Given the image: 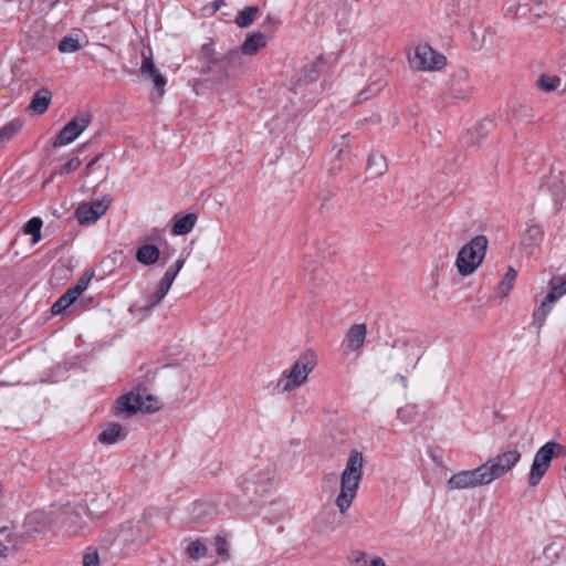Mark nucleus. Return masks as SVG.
<instances>
[{
  "label": "nucleus",
  "mask_w": 566,
  "mask_h": 566,
  "mask_svg": "<svg viewBox=\"0 0 566 566\" xmlns=\"http://www.w3.org/2000/svg\"><path fill=\"white\" fill-rule=\"evenodd\" d=\"M367 336V327L365 324L353 325L346 335V350L345 353L358 352L365 343Z\"/></svg>",
  "instance_id": "nucleus-12"
},
{
  "label": "nucleus",
  "mask_w": 566,
  "mask_h": 566,
  "mask_svg": "<svg viewBox=\"0 0 566 566\" xmlns=\"http://www.w3.org/2000/svg\"><path fill=\"white\" fill-rule=\"evenodd\" d=\"M536 7L533 9L532 22L538 23L541 20L546 19L548 14L547 6L542 0H534Z\"/></svg>",
  "instance_id": "nucleus-30"
},
{
  "label": "nucleus",
  "mask_w": 566,
  "mask_h": 566,
  "mask_svg": "<svg viewBox=\"0 0 566 566\" xmlns=\"http://www.w3.org/2000/svg\"><path fill=\"white\" fill-rule=\"evenodd\" d=\"M314 369V363L308 355L300 357L289 371H284L277 382V388L282 392H290L302 386Z\"/></svg>",
  "instance_id": "nucleus-5"
},
{
  "label": "nucleus",
  "mask_w": 566,
  "mask_h": 566,
  "mask_svg": "<svg viewBox=\"0 0 566 566\" xmlns=\"http://www.w3.org/2000/svg\"><path fill=\"white\" fill-rule=\"evenodd\" d=\"M214 9H216V10H218V9H219V3H218V2H216V8H214Z\"/></svg>",
  "instance_id": "nucleus-51"
},
{
  "label": "nucleus",
  "mask_w": 566,
  "mask_h": 566,
  "mask_svg": "<svg viewBox=\"0 0 566 566\" xmlns=\"http://www.w3.org/2000/svg\"><path fill=\"white\" fill-rule=\"evenodd\" d=\"M43 222L40 218L30 219L24 226V233L32 237V243L35 244L41 240V229Z\"/></svg>",
  "instance_id": "nucleus-26"
},
{
  "label": "nucleus",
  "mask_w": 566,
  "mask_h": 566,
  "mask_svg": "<svg viewBox=\"0 0 566 566\" xmlns=\"http://www.w3.org/2000/svg\"><path fill=\"white\" fill-rule=\"evenodd\" d=\"M214 548H216L217 554L222 559L227 560L230 557L228 542L223 537H221V536L216 537Z\"/></svg>",
  "instance_id": "nucleus-32"
},
{
  "label": "nucleus",
  "mask_w": 566,
  "mask_h": 566,
  "mask_svg": "<svg viewBox=\"0 0 566 566\" xmlns=\"http://www.w3.org/2000/svg\"><path fill=\"white\" fill-rule=\"evenodd\" d=\"M9 547L0 542V557L7 556Z\"/></svg>",
  "instance_id": "nucleus-43"
},
{
  "label": "nucleus",
  "mask_w": 566,
  "mask_h": 566,
  "mask_svg": "<svg viewBox=\"0 0 566 566\" xmlns=\"http://www.w3.org/2000/svg\"><path fill=\"white\" fill-rule=\"evenodd\" d=\"M412 69L418 71H439L447 64L443 54L437 52L428 44H419L416 46L413 55L409 57Z\"/></svg>",
  "instance_id": "nucleus-6"
},
{
  "label": "nucleus",
  "mask_w": 566,
  "mask_h": 566,
  "mask_svg": "<svg viewBox=\"0 0 566 566\" xmlns=\"http://www.w3.org/2000/svg\"><path fill=\"white\" fill-rule=\"evenodd\" d=\"M24 122L20 118H14L0 128V145L9 143L22 129Z\"/></svg>",
  "instance_id": "nucleus-18"
},
{
  "label": "nucleus",
  "mask_w": 566,
  "mask_h": 566,
  "mask_svg": "<svg viewBox=\"0 0 566 566\" xmlns=\"http://www.w3.org/2000/svg\"><path fill=\"white\" fill-rule=\"evenodd\" d=\"M557 301H548V294L542 301L539 306L533 313V325L537 328H541L544 325V322L547 315L551 313L554 303Z\"/></svg>",
  "instance_id": "nucleus-20"
},
{
  "label": "nucleus",
  "mask_w": 566,
  "mask_h": 566,
  "mask_svg": "<svg viewBox=\"0 0 566 566\" xmlns=\"http://www.w3.org/2000/svg\"><path fill=\"white\" fill-rule=\"evenodd\" d=\"M367 566H386V563L381 557L376 556L368 562Z\"/></svg>",
  "instance_id": "nucleus-41"
},
{
  "label": "nucleus",
  "mask_w": 566,
  "mask_h": 566,
  "mask_svg": "<svg viewBox=\"0 0 566 566\" xmlns=\"http://www.w3.org/2000/svg\"><path fill=\"white\" fill-rule=\"evenodd\" d=\"M521 458L522 453L516 449H512L503 451L482 463L481 467L488 483L491 484L493 481L511 472L521 461Z\"/></svg>",
  "instance_id": "nucleus-3"
},
{
  "label": "nucleus",
  "mask_w": 566,
  "mask_h": 566,
  "mask_svg": "<svg viewBox=\"0 0 566 566\" xmlns=\"http://www.w3.org/2000/svg\"><path fill=\"white\" fill-rule=\"evenodd\" d=\"M562 83V80L557 76L542 75L537 81V86L541 91L551 93L556 91Z\"/></svg>",
  "instance_id": "nucleus-27"
},
{
  "label": "nucleus",
  "mask_w": 566,
  "mask_h": 566,
  "mask_svg": "<svg viewBox=\"0 0 566 566\" xmlns=\"http://www.w3.org/2000/svg\"><path fill=\"white\" fill-rule=\"evenodd\" d=\"M169 290L170 289L168 286L158 282L157 290L146 297V303L142 310L145 312L151 311L164 300V297L168 294Z\"/></svg>",
  "instance_id": "nucleus-21"
},
{
  "label": "nucleus",
  "mask_w": 566,
  "mask_h": 566,
  "mask_svg": "<svg viewBox=\"0 0 566 566\" xmlns=\"http://www.w3.org/2000/svg\"><path fill=\"white\" fill-rule=\"evenodd\" d=\"M364 457L358 450H352L345 469L340 474V490L335 504L340 513H346L357 496L359 484L363 480Z\"/></svg>",
  "instance_id": "nucleus-1"
},
{
  "label": "nucleus",
  "mask_w": 566,
  "mask_h": 566,
  "mask_svg": "<svg viewBox=\"0 0 566 566\" xmlns=\"http://www.w3.org/2000/svg\"><path fill=\"white\" fill-rule=\"evenodd\" d=\"M488 244V238L478 234L460 249L455 260V266L460 275L469 276L476 271L485 258Z\"/></svg>",
  "instance_id": "nucleus-2"
},
{
  "label": "nucleus",
  "mask_w": 566,
  "mask_h": 566,
  "mask_svg": "<svg viewBox=\"0 0 566 566\" xmlns=\"http://www.w3.org/2000/svg\"><path fill=\"white\" fill-rule=\"evenodd\" d=\"M259 12L258 7H245L243 10L239 11L235 17V23L240 28H248L254 21L256 13Z\"/></svg>",
  "instance_id": "nucleus-25"
},
{
  "label": "nucleus",
  "mask_w": 566,
  "mask_h": 566,
  "mask_svg": "<svg viewBox=\"0 0 566 566\" xmlns=\"http://www.w3.org/2000/svg\"><path fill=\"white\" fill-rule=\"evenodd\" d=\"M91 281V276H81L74 286L70 287L72 293H74L77 297L87 289Z\"/></svg>",
  "instance_id": "nucleus-35"
},
{
  "label": "nucleus",
  "mask_w": 566,
  "mask_h": 566,
  "mask_svg": "<svg viewBox=\"0 0 566 566\" xmlns=\"http://www.w3.org/2000/svg\"><path fill=\"white\" fill-rule=\"evenodd\" d=\"M516 276L517 272L512 266H510L503 280L497 285V294L501 297H506L510 294L511 290L514 286Z\"/></svg>",
  "instance_id": "nucleus-23"
},
{
  "label": "nucleus",
  "mask_w": 566,
  "mask_h": 566,
  "mask_svg": "<svg viewBox=\"0 0 566 566\" xmlns=\"http://www.w3.org/2000/svg\"><path fill=\"white\" fill-rule=\"evenodd\" d=\"M0 535H4L7 537V541L8 543H11L12 544V548L15 549V541H14V537H13V534L11 532V527L8 526V525H4V526H1L0 527Z\"/></svg>",
  "instance_id": "nucleus-39"
},
{
  "label": "nucleus",
  "mask_w": 566,
  "mask_h": 566,
  "mask_svg": "<svg viewBox=\"0 0 566 566\" xmlns=\"http://www.w3.org/2000/svg\"><path fill=\"white\" fill-rule=\"evenodd\" d=\"M179 272L180 271L176 269L175 265L172 264L170 268L167 269V271L165 272L159 282L170 289Z\"/></svg>",
  "instance_id": "nucleus-34"
},
{
  "label": "nucleus",
  "mask_w": 566,
  "mask_h": 566,
  "mask_svg": "<svg viewBox=\"0 0 566 566\" xmlns=\"http://www.w3.org/2000/svg\"><path fill=\"white\" fill-rule=\"evenodd\" d=\"M368 554L363 551L353 552L349 556V562L352 566H367L368 562H370Z\"/></svg>",
  "instance_id": "nucleus-31"
},
{
  "label": "nucleus",
  "mask_w": 566,
  "mask_h": 566,
  "mask_svg": "<svg viewBox=\"0 0 566 566\" xmlns=\"http://www.w3.org/2000/svg\"><path fill=\"white\" fill-rule=\"evenodd\" d=\"M51 101H52L51 91L49 88H41L34 93L28 108L33 114L42 115L43 113L46 112Z\"/></svg>",
  "instance_id": "nucleus-13"
},
{
  "label": "nucleus",
  "mask_w": 566,
  "mask_h": 566,
  "mask_svg": "<svg viewBox=\"0 0 566 566\" xmlns=\"http://www.w3.org/2000/svg\"><path fill=\"white\" fill-rule=\"evenodd\" d=\"M308 78H310V80H314V78H315V75H308Z\"/></svg>",
  "instance_id": "nucleus-49"
},
{
  "label": "nucleus",
  "mask_w": 566,
  "mask_h": 566,
  "mask_svg": "<svg viewBox=\"0 0 566 566\" xmlns=\"http://www.w3.org/2000/svg\"><path fill=\"white\" fill-rule=\"evenodd\" d=\"M140 73L145 78L153 81L154 87L157 90L159 96H163L167 81L155 65L151 56H145V54H143Z\"/></svg>",
  "instance_id": "nucleus-11"
},
{
  "label": "nucleus",
  "mask_w": 566,
  "mask_h": 566,
  "mask_svg": "<svg viewBox=\"0 0 566 566\" xmlns=\"http://www.w3.org/2000/svg\"><path fill=\"white\" fill-rule=\"evenodd\" d=\"M197 222V216L195 213H188L179 218H175L172 226V233L175 235H185L191 232Z\"/></svg>",
  "instance_id": "nucleus-17"
},
{
  "label": "nucleus",
  "mask_w": 566,
  "mask_h": 566,
  "mask_svg": "<svg viewBox=\"0 0 566 566\" xmlns=\"http://www.w3.org/2000/svg\"><path fill=\"white\" fill-rule=\"evenodd\" d=\"M159 407L156 405H146L144 401V395L140 392L130 391L120 396L115 405V413L132 416L137 411L153 412L158 410Z\"/></svg>",
  "instance_id": "nucleus-9"
},
{
  "label": "nucleus",
  "mask_w": 566,
  "mask_h": 566,
  "mask_svg": "<svg viewBox=\"0 0 566 566\" xmlns=\"http://www.w3.org/2000/svg\"><path fill=\"white\" fill-rule=\"evenodd\" d=\"M109 203L111 200L107 197L84 203L75 210V217L81 224L95 222L105 214Z\"/></svg>",
  "instance_id": "nucleus-10"
},
{
  "label": "nucleus",
  "mask_w": 566,
  "mask_h": 566,
  "mask_svg": "<svg viewBox=\"0 0 566 566\" xmlns=\"http://www.w3.org/2000/svg\"><path fill=\"white\" fill-rule=\"evenodd\" d=\"M81 166V159L78 157H73L67 160L60 169L61 175L70 174L71 171L76 170Z\"/></svg>",
  "instance_id": "nucleus-38"
},
{
  "label": "nucleus",
  "mask_w": 566,
  "mask_h": 566,
  "mask_svg": "<svg viewBox=\"0 0 566 566\" xmlns=\"http://www.w3.org/2000/svg\"><path fill=\"white\" fill-rule=\"evenodd\" d=\"M549 286L548 301H558L566 294V275L563 277H553L549 281Z\"/></svg>",
  "instance_id": "nucleus-24"
},
{
  "label": "nucleus",
  "mask_w": 566,
  "mask_h": 566,
  "mask_svg": "<svg viewBox=\"0 0 566 566\" xmlns=\"http://www.w3.org/2000/svg\"><path fill=\"white\" fill-rule=\"evenodd\" d=\"M533 230L536 231V233H539V229L538 228H534Z\"/></svg>",
  "instance_id": "nucleus-50"
},
{
  "label": "nucleus",
  "mask_w": 566,
  "mask_h": 566,
  "mask_svg": "<svg viewBox=\"0 0 566 566\" xmlns=\"http://www.w3.org/2000/svg\"><path fill=\"white\" fill-rule=\"evenodd\" d=\"M135 256L138 263L150 266L159 260L160 251L154 244H143L137 249Z\"/></svg>",
  "instance_id": "nucleus-14"
},
{
  "label": "nucleus",
  "mask_w": 566,
  "mask_h": 566,
  "mask_svg": "<svg viewBox=\"0 0 566 566\" xmlns=\"http://www.w3.org/2000/svg\"><path fill=\"white\" fill-rule=\"evenodd\" d=\"M240 52L232 50L224 55L222 63H224L227 67H234L240 64Z\"/></svg>",
  "instance_id": "nucleus-36"
},
{
  "label": "nucleus",
  "mask_w": 566,
  "mask_h": 566,
  "mask_svg": "<svg viewBox=\"0 0 566 566\" xmlns=\"http://www.w3.org/2000/svg\"><path fill=\"white\" fill-rule=\"evenodd\" d=\"M57 48L61 53H74L81 50L82 45L77 39H74L72 36H64L59 42Z\"/></svg>",
  "instance_id": "nucleus-28"
},
{
  "label": "nucleus",
  "mask_w": 566,
  "mask_h": 566,
  "mask_svg": "<svg viewBox=\"0 0 566 566\" xmlns=\"http://www.w3.org/2000/svg\"><path fill=\"white\" fill-rule=\"evenodd\" d=\"M396 378L401 382V385L406 388L407 387V378L403 375H396Z\"/></svg>",
  "instance_id": "nucleus-45"
},
{
  "label": "nucleus",
  "mask_w": 566,
  "mask_h": 566,
  "mask_svg": "<svg viewBox=\"0 0 566 566\" xmlns=\"http://www.w3.org/2000/svg\"><path fill=\"white\" fill-rule=\"evenodd\" d=\"M98 160V157L93 158L85 167V170L88 171Z\"/></svg>",
  "instance_id": "nucleus-46"
},
{
  "label": "nucleus",
  "mask_w": 566,
  "mask_h": 566,
  "mask_svg": "<svg viewBox=\"0 0 566 566\" xmlns=\"http://www.w3.org/2000/svg\"><path fill=\"white\" fill-rule=\"evenodd\" d=\"M125 437L126 432L123 427L117 422H113L102 430L98 434V441L103 444H114L125 439Z\"/></svg>",
  "instance_id": "nucleus-15"
},
{
  "label": "nucleus",
  "mask_w": 566,
  "mask_h": 566,
  "mask_svg": "<svg viewBox=\"0 0 566 566\" xmlns=\"http://www.w3.org/2000/svg\"><path fill=\"white\" fill-rule=\"evenodd\" d=\"M179 272L180 271L176 269L175 265L172 264L170 268L167 269V271L165 272L159 282L170 289Z\"/></svg>",
  "instance_id": "nucleus-33"
},
{
  "label": "nucleus",
  "mask_w": 566,
  "mask_h": 566,
  "mask_svg": "<svg viewBox=\"0 0 566 566\" xmlns=\"http://www.w3.org/2000/svg\"><path fill=\"white\" fill-rule=\"evenodd\" d=\"M99 557L96 549L88 548L83 556V566H98Z\"/></svg>",
  "instance_id": "nucleus-37"
},
{
  "label": "nucleus",
  "mask_w": 566,
  "mask_h": 566,
  "mask_svg": "<svg viewBox=\"0 0 566 566\" xmlns=\"http://www.w3.org/2000/svg\"><path fill=\"white\" fill-rule=\"evenodd\" d=\"M323 64V61L322 59H317L314 63H313V67L315 70V73H317V69Z\"/></svg>",
  "instance_id": "nucleus-47"
},
{
  "label": "nucleus",
  "mask_w": 566,
  "mask_h": 566,
  "mask_svg": "<svg viewBox=\"0 0 566 566\" xmlns=\"http://www.w3.org/2000/svg\"><path fill=\"white\" fill-rule=\"evenodd\" d=\"M78 297L69 289L62 296H60L51 306L53 315L62 314L69 306H71Z\"/></svg>",
  "instance_id": "nucleus-22"
},
{
  "label": "nucleus",
  "mask_w": 566,
  "mask_h": 566,
  "mask_svg": "<svg viewBox=\"0 0 566 566\" xmlns=\"http://www.w3.org/2000/svg\"><path fill=\"white\" fill-rule=\"evenodd\" d=\"M562 449L560 444L548 441L536 451L527 478L531 488H536L541 483L551 467L553 457L559 453Z\"/></svg>",
  "instance_id": "nucleus-4"
},
{
  "label": "nucleus",
  "mask_w": 566,
  "mask_h": 566,
  "mask_svg": "<svg viewBox=\"0 0 566 566\" xmlns=\"http://www.w3.org/2000/svg\"><path fill=\"white\" fill-rule=\"evenodd\" d=\"M144 401H146V405H156L160 408L158 399L151 395H144Z\"/></svg>",
  "instance_id": "nucleus-42"
},
{
  "label": "nucleus",
  "mask_w": 566,
  "mask_h": 566,
  "mask_svg": "<svg viewBox=\"0 0 566 566\" xmlns=\"http://www.w3.org/2000/svg\"><path fill=\"white\" fill-rule=\"evenodd\" d=\"M343 149H339L338 153H337V158H340L343 156Z\"/></svg>",
  "instance_id": "nucleus-48"
},
{
  "label": "nucleus",
  "mask_w": 566,
  "mask_h": 566,
  "mask_svg": "<svg viewBox=\"0 0 566 566\" xmlns=\"http://www.w3.org/2000/svg\"><path fill=\"white\" fill-rule=\"evenodd\" d=\"M266 45V36L261 32L249 35L241 45V53L244 55H254L260 49Z\"/></svg>",
  "instance_id": "nucleus-16"
},
{
  "label": "nucleus",
  "mask_w": 566,
  "mask_h": 566,
  "mask_svg": "<svg viewBox=\"0 0 566 566\" xmlns=\"http://www.w3.org/2000/svg\"><path fill=\"white\" fill-rule=\"evenodd\" d=\"M565 471H566V465H565Z\"/></svg>",
  "instance_id": "nucleus-52"
},
{
  "label": "nucleus",
  "mask_w": 566,
  "mask_h": 566,
  "mask_svg": "<svg viewBox=\"0 0 566 566\" xmlns=\"http://www.w3.org/2000/svg\"><path fill=\"white\" fill-rule=\"evenodd\" d=\"M472 94V88L470 86H467L465 88H462L460 91L453 92V97L465 99Z\"/></svg>",
  "instance_id": "nucleus-40"
},
{
  "label": "nucleus",
  "mask_w": 566,
  "mask_h": 566,
  "mask_svg": "<svg viewBox=\"0 0 566 566\" xmlns=\"http://www.w3.org/2000/svg\"><path fill=\"white\" fill-rule=\"evenodd\" d=\"M92 115L90 113H82L73 117L56 136L53 146H65L74 142L91 124Z\"/></svg>",
  "instance_id": "nucleus-8"
},
{
  "label": "nucleus",
  "mask_w": 566,
  "mask_h": 566,
  "mask_svg": "<svg viewBox=\"0 0 566 566\" xmlns=\"http://www.w3.org/2000/svg\"><path fill=\"white\" fill-rule=\"evenodd\" d=\"M489 485L482 467L473 470H463L452 474L447 481V488L451 491L475 489Z\"/></svg>",
  "instance_id": "nucleus-7"
},
{
  "label": "nucleus",
  "mask_w": 566,
  "mask_h": 566,
  "mask_svg": "<svg viewBox=\"0 0 566 566\" xmlns=\"http://www.w3.org/2000/svg\"><path fill=\"white\" fill-rule=\"evenodd\" d=\"M367 170L371 177H379L387 170V163L382 155L370 154L368 157Z\"/></svg>",
  "instance_id": "nucleus-19"
},
{
  "label": "nucleus",
  "mask_w": 566,
  "mask_h": 566,
  "mask_svg": "<svg viewBox=\"0 0 566 566\" xmlns=\"http://www.w3.org/2000/svg\"><path fill=\"white\" fill-rule=\"evenodd\" d=\"M188 555L193 559H199L207 554V547L200 541H193L187 547Z\"/></svg>",
  "instance_id": "nucleus-29"
},
{
  "label": "nucleus",
  "mask_w": 566,
  "mask_h": 566,
  "mask_svg": "<svg viewBox=\"0 0 566 566\" xmlns=\"http://www.w3.org/2000/svg\"><path fill=\"white\" fill-rule=\"evenodd\" d=\"M175 268L178 269L179 271H181V269L184 268L185 265V259L182 258H179L175 263H174Z\"/></svg>",
  "instance_id": "nucleus-44"
}]
</instances>
